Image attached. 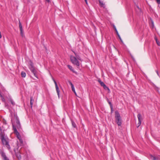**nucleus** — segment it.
<instances>
[{
	"label": "nucleus",
	"instance_id": "f257e3e1",
	"mask_svg": "<svg viewBox=\"0 0 160 160\" xmlns=\"http://www.w3.org/2000/svg\"><path fill=\"white\" fill-rule=\"evenodd\" d=\"M0 137L2 143L4 146H5L8 149H10V147L9 144L8 139L5 137V135L2 132L0 133Z\"/></svg>",
	"mask_w": 160,
	"mask_h": 160
},
{
	"label": "nucleus",
	"instance_id": "f03ea898",
	"mask_svg": "<svg viewBox=\"0 0 160 160\" xmlns=\"http://www.w3.org/2000/svg\"><path fill=\"white\" fill-rule=\"evenodd\" d=\"M29 68L34 76L37 78H38L37 75V72L33 66V64L31 61H30L29 62Z\"/></svg>",
	"mask_w": 160,
	"mask_h": 160
},
{
	"label": "nucleus",
	"instance_id": "7ed1b4c3",
	"mask_svg": "<svg viewBox=\"0 0 160 160\" xmlns=\"http://www.w3.org/2000/svg\"><path fill=\"white\" fill-rule=\"evenodd\" d=\"M115 118L116 122L119 126H121L122 124V119L118 111L115 112Z\"/></svg>",
	"mask_w": 160,
	"mask_h": 160
},
{
	"label": "nucleus",
	"instance_id": "20e7f679",
	"mask_svg": "<svg viewBox=\"0 0 160 160\" xmlns=\"http://www.w3.org/2000/svg\"><path fill=\"white\" fill-rule=\"evenodd\" d=\"M70 59L72 62L73 64L77 67H79L80 66L79 62L76 57L74 56H71Z\"/></svg>",
	"mask_w": 160,
	"mask_h": 160
},
{
	"label": "nucleus",
	"instance_id": "39448f33",
	"mask_svg": "<svg viewBox=\"0 0 160 160\" xmlns=\"http://www.w3.org/2000/svg\"><path fill=\"white\" fill-rule=\"evenodd\" d=\"M13 129L14 131V133L15 134L17 138L18 139L21 138V136L19 134V133L18 132V130L16 128V127L12 124Z\"/></svg>",
	"mask_w": 160,
	"mask_h": 160
},
{
	"label": "nucleus",
	"instance_id": "423d86ee",
	"mask_svg": "<svg viewBox=\"0 0 160 160\" xmlns=\"http://www.w3.org/2000/svg\"><path fill=\"white\" fill-rule=\"evenodd\" d=\"M15 120L16 125V126H14L16 127V128H17L19 130L21 128V126L19 118L17 116L15 117Z\"/></svg>",
	"mask_w": 160,
	"mask_h": 160
},
{
	"label": "nucleus",
	"instance_id": "0eeeda50",
	"mask_svg": "<svg viewBox=\"0 0 160 160\" xmlns=\"http://www.w3.org/2000/svg\"><path fill=\"white\" fill-rule=\"evenodd\" d=\"M0 153L2 157L3 158L4 160H9V159L6 157L4 152L1 149H0Z\"/></svg>",
	"mask_w": 160,
	"mask_h": 160
},
{
	"label": "nucleus",
	"instance_id": "6e6552de",
	"mask_svg": "<svg viewBox=\"0 0 160 160\" xmlns=\"http://www.w3.org/2000/svg\"><path fill=\"white\" fill-rule=\"evenodd\" d=\"M53 82H54V83L55 85V88H56V91L57 93V94H58V97L59 98L60 90H59L58 87V86L57 82H56V81H55V80L54 79H53Z\"/></svg>",
	"mask_w": 160,
	"mask_h": 160
},
{
	"label": "nucleus",
	"instance_id": "1a4fd4ad",
	"mask_svg": "<svg viewBox=\"0 0 160 160\" xmlns=\"http://www.w3.org/2000/svg\"><path fill=\"white\" fill-rule=\"evenodd\" d=\"M53 82H54V83L55 85V88H56V91L57 93V94H58V97L59 98L60 90H59L58 87V86L57 82H56V81H55V80L54 79H53Z\"/></svg>",
	"mask_w": 160,
	"mask_h": 160
},
{
	"label": "nucleus",
	"instance_id": "9d476101",
	"mask_svg": "<svg viewBox=\"0 0 160 160\" xmlns=\"http://www.w3.org/2000/svg\"><path fill=\"white\" fill-rule=\"evenodd\" d=\"M150 157L152 160H160V156H158L155 157L151 155Z\"/></svg>",
	"mask_w": 160,
	"mask_h": 160
},
{
	"label": "nucleus",
	"instance_id": "9b49d317",
	"mask_svg": "<svg viewBox=\"0 0 160 160\" xmlns=\"http://www.w3.org/2000/svg\"><path fill=\"white\" fill-rule=\"evenodd\" d=\"M138 118V122L140 121L141 122L142 120V118L141 115L140 113H139L137 115Z\"/></svg>",
	"mask_w": 160,
	"mask_h": 160
},
{
	"label": "nucleus",
	"instance_id": "f8f14e48",
	"mask_svg": "<svg viewBox=\"0 0 160 160\" xmlns=\"http://www.w3.org/2000/svg\"><path fill=\"white\" fill-rule=\"evenodd\" d=\"M114 29L116 31V32L117 34V35H118V38H119L120 40L121 41V42H122V39L121 38L120 35H119L116 27L115 26H114Z\"/></svg>",
	"mask_w": 160,
	"mask_h": 160
},
{
	"label": "nucleus",
	"instance_id": "ddd939ff",
	"mask_svg": "<svg viewBox=\"0 0 160 160\" xmlns=\"http://www.w3.org/2000/svg\"><path fill=\"white\" fill-rule=\"evenodd\" d=\"M71 122L72 124V127L75 128H77V127L76 125L75 124V122H74V121L72 120V119H71Z\"/></svg>",
	"mask_w": 160,
	"mask_h": 160
},
{
	"label": "nucleus",
	"instance_id": "4468645a",
	"mask_svg": "<svg viewBox=\"0 0 160 160\" xmlns=\"http://www.w3.org/2000/svg\"><path fill=\"white\" fill-rule=\"evenodd\" d=\"M75 55V57H76V58L81 60V58L79 56L78 54H77L75 52H73Z\"/></svg>",
	"mask_w": 160,
	"mask_h": 160
},
{
	"label": "nucleus",
	"instance_id": "2eb2a0df",
	"mask_svg": "<svg viewBox=\"0 0 160 160\" xmlns=\"http://www.w3.org/2000/svg\"><path fill=\"white\" fill-rule=\"evenodd\" d=\"M33 101H34V100H33V98L32 97H31L30 98V105H31V108L32 107Z\"/></svg>",
	"mask_w": 160,
	"mask_h": 160
},
{
	"label": "nucleus",
	"instance_id": "dca6fc26",
	"mask_svg": "<svg viewBox=\"0 0 160 160\" xmlns=\"http://www.w3.org/2000/svg\"><path fill=\"white\" fill-rule=\"evenodd\" d=\"M99 3L100 5L102 7H104V4L103 3V2L100 0H99Z\"/></svg>",
	"mask_w": 160,
	"mask_h": 160
},
{
	"label": "nucleus",
	"instance_id": "f3484780",
	"mask_svg": "<svg viewBox=\"0 0 160 160\" xmlns=\"http://www.w3.org/2000/svg\"><path fill=\"white\" fill-rule=\"evenodd\" d=\"M98 81L101 85L103 87L105 85L104 82H102L100 80H98Z\"/></svg>",
	"mask_w": 160,
	"mask_h": 160
},
{
	"label": "nucleus",
	"instance_id": "a211bd4d",
	"mask_svg": "<svg viewBox=\"0 0 160 160\" xmlns=\"http://www.w3.org/2000/svg\"><path fill=\"white\" fill-rule=\"evenodd\" d=\"M107 101L110 106V108L112 109L113 106H112V103L109 101V100L108 99H107Z\"/></svg>",
	"mask_w": 160,
	"mask_h": 160
},
{
	"label": "nucleus",
	"instance_id": "6ab92c4d",
	"mask_svg": "<svg viewBox=\"0 0 160 160\" xmlns=\"http://www.w3.org/2000/svg\"><path fill=\"white\" fill-rule=\"evenodd\" d=\"M68 67L72 72H75V71H74V69H73V68L72 66H71L70 65H68Z\"/></svg>",
	"mask_w": 160,
	"mask_h": 160
},
{
	"label": "nucleus",
	"instance_id": "aec40b11",
	"mask_svg": "<svg viewBox=\"0 0 160 160\" xmlns=\"http://www.w3.org/2000/svg\"><path fill=\"white\" fill-rule=\"evenodd\" d=\"M22 77V78H25L26 76V73L24 72H22L21 73Z\"/></svg>",
	"mask_w": 160,
	"mask_h": 160
},
{
	"label": "nucleus",
	"instance_id": "412c9836",
	"mask_svg": "<svg viewBox=\"0 0 160 160\" xmlns=\"http://www.w3.org/2000/svg\"><path fill=\"white\" fill-rule=\"evenodd\" d=\"M19 27L20 31H21L22 30V26L20 21H19Z\"/></svg>",
	"mask_w": 160,
	"mask_h": 160
},
{
	"label": "nucleus",
	"instance_id": "4be33fe9",
	"mask_svg": "<svg viewBox=\"0 0 160 160\" xmlns=\"http://www.w3.org/2000/svg\"><path fill=\"white\" fill-rule=\"evenodd\" d=\"M16 156L17 158H18V159H20L21 158V157L19 153H17L16 154Z\"/></svg>",
	"mask_w": 160,
	"mask_h": 160
},
{
	"label": "nucleus",
	"instance_id": "5701e85b",
	"mask_svg": "<svg viewBox=\"0 0 160 160\" xmlns=\"http://www.w3.org/2000/svg\"><path fill=\"white\" fill-rule=\"evenodd\" d=\"M103 88L105 90H110L109 88L105 85L103 87Z\"/></svg>",
	"mask_w": 160,
	"mask_h": 160
},
{
	"label": "nucleus",
	"instance_id": "b1692460",
	"mask_svg": "<svg viewBox=\"0 0 160 160\" xmlns=\"http://www.w3.org/2000/svg\"><path fill=\"white\" fill-rule=\"evenodd\" d=\"M10 102H11V103L12 104V105H15V103L13 102V101L11 99L10 100Z\"/></svg>",
	"mask_w": 160,
	"mask_h": 160
},
{
	"label": "nucleus",
	"instance_id": "393cba45",
	"mask_svg": "<svg viewBox=\"0 0 160 160\" xmlns=\"http://www.w3.org/2000/svg\"><path fill=\"white\" fill-rule=\"evenodd\" d=\"M71 88H72V91L73 92H74V93H75V94H76V92H75V88H74V86L72 87Z\"/></svg>",
	"mask_w": 160,
	"mask_h": 160
},
{
	"label": "nucleus",
	"instance_id": "a878e982",
	"mask_svg": "<svg viewBox=\"0 0 160 160\" xmlns=\"http://www.w3.org/2000/svg\"><path fill=\"white\" fill-rule=\"evenodd\" d=\"M141 122L140 121L138 122V123L137 125V128H138L139 126H140V125L141 124Z\"/></svg>",
	"mask_w": 160,
	"mask_h": 160
},
{
	"label": "nucleus",
	"instance_id": "bb28decb",
	"mask_svg": "<svg viewBox=\"0 0 160 160\" xmlns=\"http://www.w3.org/2000/svg\"><path fill=\"white\" fill-rule=\"evenodd\" d=\"M68 82L69 83V84L71 85V88L73 87H74V85H73V84H72V82L70 81H68Z\"/></svg>",
	"mask_w": 160,
	"mask_h": 160
},
{
	"label": "nucleus",
	"instance_id": "cd10ccee",
	"mask_svg": "<svg viewBox=\"0 0 160 160\" xmlns=\"http://www.w3.org/2000/svg\"><path fill=\"white\" fill-rule=\"evenodd\" d=\"M19 141V142H20L22 144L23 143V140H22V139L21 138H19V139H18Z\"/></svg>",
	"mask_w": 160,
	"mask_h": 160
},
{
	"label": "nucleus",
	"instance_id": "c85d7f7f",
	"mask_svg": "<svg viewBox=\"0 0 160 160\" xmlns=\"http://www.w3.org/2000/svg\"><path fill=\"white\" fill-rule=\"evenodd\" d=\"M22 31H23V29L21 31H20V34L22 37H23V33Z\"/></svg>",
	"mask_w": 160,
	"mask_h": 160
},
{
	"label": "nucleus",
	"instance_id": "c756f323",
	"mask_svg": "<svg viewBox=\"0 0 160 160\" xmlns=\"http://www.w3.org/2000/svg\"><path fill=\"white\" fill-rule=\"evenodd\" d=\"M155 72H156V73H157V74L158 75L159 77L160 76H159V74L158 72V70H155Z\"/></svg>",
	"mask_w": 160,
	"mask_h": 160
},
{
	"label": "nucleus",
	"instance_id": "7c9ffc66",
	"mask_svg": "<svg viewBox=\"0 0 160 160\" xmlns=\"http://www.w3.org/2000/svg\"><path fill=\"white\" fill-rule=\"evenodd\" d=\"M157 3L158 4H160V0H156Z\"/></svg>",
	"mask_w": 160,
	"mask_h": 160
},
{
	"label": "nucleus",
	"instance_id": "2f4dec72",
	"mask_svg": "<svg viewBox=\"0 0 160 160\" xmlns=\"http://www.w3.org/2000/svg\"><path fill=\"white\" fill-rule=\"evenodd\" d=\"M156 42L158 45L160 46V42H159V41H158V42Z\"/></svg>",
	"mask_w": 160,
	"mask_h": 160
},
{
	"label": "nucleus",
	"instance_id": "473e14b6",
	"mask_svg": "<svg viewBox=\"0 0 160 160\" xmlns=\"http://www.w3.org/2000/svg\"><path fill=\"white\" fill-rule=\"evenodd\" d=\"M155 38L156 42H158V39H157V38Z\"/></svg>",
	"mask_w": 160,
	"mask_h": 160
},
{
	"label": "nucleus",
	"instance_id": "72a5a7b5",
	"mask_svg": "<svg viewBox=\"0 0 160 160\" xmlns=\"http://www.w3.org/2000/svg\"><path fill=\"white\" fill-rule=\"evenodd\" d=\"M85 0V2H86V4H88V2H87V0Z\"/></svg>",
	"mask_w": 160,
	"mask_h": 160
},
{
	"label": "nucleus",
	"instance_id": "f704fd0d",
	"mask_svg": "<svg viewBox=\"0 0 160 160\" xmlns=\"http://www.w3.org/2000/svg\"><path fill=\"white\" fill-rule=\"evenodd\" d=\"M47 2H50V0H45Z\"/></svg>",
	"mask_w": 160,
	"mask_h": 160
},
{
	"label": "nucleus",
	"instance_id": "c9c22d12",
	"mask_svg": "<svg viewBox=\"0 0 160 160\" xmlns=\"http://www.w3.org/2000/svg\"><path fill=\"white\" fill-rule=\"evenodd\" d=\"M2 38V35L1 34V32H0V39Z\"/></svg>",
	"mask_w": 160,
	"mask_h": 160
},
{
	"label": "nucleus",
	"instance_id": "e433bc0d",
	"mask_svg": "<svg viewBox=\"0 0 160 160\" xmlns=\"http://www.w3.org/2000/svg\"><path fill=\"white\" fill-rule=\"evenodd\" d=\"M5 105L6 107L8 106V105L6 103H5Z\"/></svg>",
	"mask_w": 160,
	"mask_h": 160
},
{
	"label": "nucleus",
	"instance_id": "4c0bfd02",
	"mask_svg": "<svg viewBox=\"0 0 160 160\" xmlns=\"http://www.w3.org/2000/svg\"><path fill=\"white\" fill-rule=\"evenodd\" d=\"M111 111L112 112V111H113V109H112L111 108Z\"/></svg>",
	"mask_w": 160,
	"mask_h": 160
},
{
	"label": "nucleus",
	"instance_id": "58836bf2",
	"mask_svg": "<svg viewBox=\"0 0 160 160\" xmlns=\"http://www.w3.org/2000/svg\"><path fill=\"white\" fill-rule=\"evenodd\" d=\"M52 80L53 81V79H54L53 78H52Z\"/></svg>",
	"mask_w": 160,
	"mask_h": 160
},
{
	"label": "nucleus",
	"instance_id": "ea45409f",
	"mask_svg": "<svg viewBox=\"0 0 160 160\" xmlns=\"http://www.w3.org/2000/svg\"><path fill=\"white\" fill-rule=\"evenodd\" d=\"M4 98H3V100H2V101H4Z\"/></svg>",
	"mask_w": 160,
	"mask_h": 160
},
{
	"label": "nucleus",
	"instance_id": "a19ab883",
	"mask_svg": "<svg viewBox=\"0 0 160 160\" xmlns=\"http://www.w3.org/2000/svg\"><path fill=\"white\" fill-rule=\"evenodd\" d=\"M4 98H3V100H2V101H4Z\"/></svg>",
	"mask_w": 160,
	"mask_h": 160
},
{
	"label": "nucleus",
	"instance_id": "79ce46f5",
	"mask_svg": "<svg viewBox=\"0 0 160 160\" xmlns=\"http://www.w3.org/2000/svg\"><path fill=\"white\" fill-rule=\"evenodd\" d=\"M4 98H3V100H2V101H4Z\"/></svg>",
	"mask_w": 160,
	"mask_h": 160
},
{
	"label": "nucleus",
	"instance_id": "37998d69",
	"mask_svg": "<svg viewBox=\"0 0 160 160\" xmlns=\"http://www.w3.org/2000/svg\"><path fill=\"white\" fill-rule=\"evenodd\" d=\"M4 98H3V100H2V101H4Z\"/></svg>",
	"mask_w": 160,
	"mask_h": 160
}]
</instances>
